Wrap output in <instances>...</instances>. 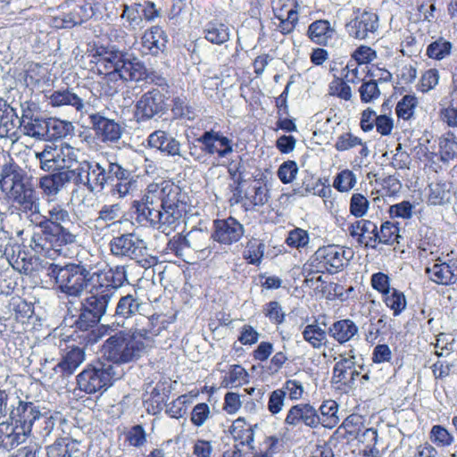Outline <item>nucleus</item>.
<instances>
[{
    "instance_id": "nucleus-29",
    "label": "nucleus",
    "mask_w": 457,
    "mask_h": 457,
    "mask_svg": "<svg viewBox=\"0 0 457 457\" xmlns=\"http://www.w3.org/2000/svg\"><path fill=\"white\" fill-rule=\"evenodd\" d=\"M15 203L20 206V209L24 212L30 213V220H40L42 216L40 213L39 198L37 195L33 187L25 190L23 193L12 198Z\"/></svg>"
},
{
    "instance_id": "nucleus-20",
    "label": "nucleus",
    "mask_w": 457,
    "mask_h": 457,
    "mask_svg": "<svg viewBox=\"0 0 457 457\" xmlns=\"http://www.w3.org/2000/svg\"><path fill=\"white\" fill-rule=\"evenodd\" d=\"M111 251L115 255H126L140 262L143 256V241L135 233L115 237L111 242Z\"/></svg>"
},
{
    "instance_id": "nucleus-37",
    "label": "nucleus",
    "mask_w": 457,
    "mask_h": 457,
    "mask_svg": "<svg viewBox=\"0 0 457 457\" xmlns=\"http://www.w3.org/2000/svg\"><path fill=\"white\" fill-rule=\"evenodd\" d=\"M47 139H59L71 136L73 133L74 126L71 121L56 118L47 119Z\"/></svg>"
},
{
    "instance_id": "nucleus-48",
    "label": "nucleus",
    "mask_w": 457,
    "mask_h": 457,
    "mask_svg": "<svg viewBox=\"0 0 457 457\" xmlns=\"http://www.w3.org/2000/svg\"><path fill=\"white\" fill-rule=\"evenodd\" d=\"M303 337L314 348H320L327 339L325 330L317 324L307 325L303 331Z\"/></svg>"
},
{
    "instance_id": "nucleus-4",
    "label": "nucleus",
    "mask_w": 457,
    "mask_h": 457,
    "mask_svg": "<svg viewBox=\"0 0 457 457\" xmlns=\"http://www.w3.org/2000/svg\"><path fill=\"white\" fill-rule=\"evenodd\" d=\"M102 357L114 364L133 361L143 353V337L123 330L111 336L104 343Z\"/></svg>"
},
{
    "instance_id": "nucleus-18",
    "label": "nucleus",
    "mask_w": 457,
    "mask_h": 457,
    "mask_svg": "<svg viewBox=\"0 0 457 457\" xmlns=\"http://www.w3.org/2000/svg\"><path fill=\"white\" fill-rule=\"evenodd\" d=\"M244 234V226L233 217L216 220L213 222L212 237L221 245H231L237 243Z\"/></svg>"
},
{
    "instance_id": "nucleus-23",
    "label": "nucleus",
    "mask_w": 457,
    "mask_h": 457,
    "mask_svg": "<svg viewBox=\"0 0 457 457\" xmlns=\"http://www.w3.org/2000/svg\"><path fill=\"white\" fill-rule=\"evenodd\" d=\"M14 421L0 423V448L10 451L25 442L29 436Z\"/></svg>"
},
{
    "instance_id": "nucleus-16",
    "label": "nucleus",
    "mask_w": 457,
    "mask_h": 457,
    "mask_svg": "<svg viewBox=\"0 0 457 457\" xmlns=\"http://www.w3.org/2000/svg\"><path fill=\"white\" fill-rule=\"evenodd\" d=\"M9 411V420L14 421L29 436L33 431V425L42 415L38 405L32 402L18 400L17 405L12 404Z\"/></svg>"
},
{
    "instance_id": "nucleus-11",
    "label": "nucleus",
    "mask_w": 457,
    "mask_h": 457,
    "mask_svg": "<svg viewBox=\"0 0 457 457\" xmlns=\"http://www.w3.org/2000/svg\"><path fill=\"white\" fill-rule=\"evenodd\" d=\"M142 302L132 295L122 296L118 302L115 314L123 318L122 328L133 334L143 337Z\"/></svg>"
},
{
    "instance_id": "nucleus-33",
    "label": "nucleus",
    "mask_w": 457,
    "mask_h": 457,
    "mask_svg": "<svg viewBox=\"0 0 457 457\" xmlns=\"http://www.w3.org/2000/svg\"><path fill=\"white\" fill-rule=\"evenodd\" d=\"M399 228L391 221H386L381 224L378 236H374L368 245L370 248H376L378 244L393 245L399 243Z\"/></svg>"
},
{
    "instance_id": "nucleus-53",
    "label": "nucleus",
    "mask_w": 457,
    "mask_h": 457,
    "mask_svg": "<svg viewBox=\"0 0 457 457\" xmlns=\"http://www.w3.org/2000/svg\"><path fill=\"white\" fill-rule=\"evenodd\" d=\"M286 399L285 391L282 389L278 388L270 392L267 403L269 412L274 417L280 414L285 407Z\"/></svg>"
},
{
    "instance_id": "nucleus-44",
    "label": "nucleus",
    "mask_w": 457,
    "mask_h": 457,
    "mask_svg": "<svg viewBox=\"0 0 457 457\" xmlns=\"http://www.w3.org/2000/svg\"><path fill=\"white\" fill-rule=\"evenodd\" d=\"M248 381V373L241 365H232L222 380L226 388L237 387Z\"/></svg>"
},
{
    "instance_id": "nucleus-12",
    "label": "nucleus",
    "mask_w": 457,
    "mask_h": 457,
    "mask_svg": "<svg viewBox=\"0 0 457 457\" xmlns=\"http://www.w3.org/2000/svg\"><path fill=\"white\" fill-rule=\"evenodd\" d=\"M0 187L10 198H13L33 186L21 168L14 162H9L2 167Z\"/></svg>"
},
{
    "instance_id": "nucleus-30",
    "label": "nucleus",
    "mask_w": 457,
    "mask_h": 457,
    "mask_svg": "<svg viewBox=\"0 0 457 457\" xmlns=\"http://www.w3.org/2000/svg\"><path fill=\"white\" fill-rule=\"evenodd\" d=\"M49 104L54 107L72 106L79 112L85 107L84 100L69 89L54 91L49 96Z\"/></svg>"
},
{
    "instance_id": "nucleus-56",
    "label": "nucleus",
    "mask_w": 457,
    "mask_h": 457,
    "mask_svg": "<svg viewBox=\"0 0 457 457\" xmlns=\"http://www.w3.org/2000/svg\"><path fill=\"white\" fill-rule=\"evenodd\" d=\"M370 207L368 199L360 193H354L351 196L349 211L356 218L363 217Z\"/></svg>"
},
{
    "instance_id": "nucleus-34",
    "label": "nucleus",
    "mask_w": 457,
    "mask_h": 457,
    "mask_svg": "<svg viewBox=\"0 0 457 457\" xmlns=\"http://www.w3.org/2000/svg\"><path fill=\"white\" fill-rule=\"evenodd\" d=\"M204 37L215 45H221L227 42L230 37L228 26L217 21L208 22L204 29Z\"/></svg>"
},
{
    "instance_id": "nucleus-13",
    "label": "nucleus",
    "mask_w": 457,
    "mask_h": 457,
    "mask_svg": "<svg viewBox=\"0 0 457 457\" xmlns=\"http://www.w3.org/2000/svg\"><path fill=\"white\" fill-rule=\"evenodd\" d=\"M425 273L429 280L437 285H454L457 283V259H431L426 264Z\"/></svg>"
},
{
    "instance_id": "nucleus-57",
    "label": "nucleus",
    "mask_w": 457,
    "mask_h": 457,
    "mask_svg": "<svg viewBox=\"0 0 457 457\" xmlns=\"http://www.w3.org/2000/svg\"><path fill=\"white\" fill-rule=\"evenodd\" d=\"M310 241L309 233L300 228H295L288 232L286 243L287 245L295 248H303L308 245Z\"/></svg>"
},
{
    "instance_id": "nucleus-24",
    "label": "nucleus",
    "mask_w": 457,
    "mask_h": 457,
    "mask_svg": "<svg viewBox=\"0 0 457 457\" xmlns=\"http://www.w3.org/2000/svg\"><path fill=\"white\" fill-rule=\"evenodd\" d=\"M72 173L70 170L44 176L39 180V187L47 196L56 195L66 184L72 181Z\"/></svg>"
},
{
    "instance_id": "nucleus-43",
    "label": "nucleus",
    "mask_w": 457,
    "mask_h": 457,
    "mask_svg": "<svg viewBox=\"0 0 457 457\" xmlns=\"http://www.w3.org/2000/svg\"><path fill=\"white\" fill-rule=\"evenodd\" d=\"M264 251V243L253 237L247 242L243 256L249 264L259 265L262 261Z\"/></svg>"
},
{
    "instance_id": "nucleus-63",
    "label": "nucleus",
    "mask_w": 457,
    "mask_h": 457,
    "mask_svg": "<svg viewBox=\"0 0 457 457\" xmlns=\"http://www.w3.org/2000/svg\"><path fill=\"white\" fill-rule=\"evenodd\" d=\"M329 94L349 101L352 97V89L345 81L336 79L329 84Z\"/></svg>"
},
{
    "instance_id": "nucleus-8",
    "label": "nucleus",
    "mask_w": 457,
    "mask_h": 457,
    "mask_svg": "<svg viewBox=\"0 0 457 457\" xmlns=\"http://www.w3.org/2000/svg\"><path fill=\"white\" fill-rule=\"evenodd\" d=\"M30 221L35 224L30 247L36 253L52 258L57 252H61L62 246L72 245L68 243L64 234L56 233L46 222L33 219Z\"/></svg>"
},
{
    "instance_id": "nucleus-60",
    "label": "nucleus",
    "mask_w": 457,
    "mask_h": 457,
    "mask_svg": "<svg viewBox=\"0 0 457 457\" xmlns=\"http://www.w3.org/2000/svg\"><path fill=\"white\" fill-rule=\"evenodd\" d=\"M298 173V166L295 161L284 162L278 170V177L283 184L291 183Z\"/></svg>"
},
{
    "instance_id": "nucleus-46",
    "label": "nucleus",
    "mask_w": 457,
    "mask_h": 457,
    "mask_svg": "<svg viewBox=\"0 0 457 457\" xmlns=\"http://www.w3.org/2000/svg\"><path fill=\"white\" fill-rule=\"evenodd\" d=\"M354 359L353 355L348 357L341 355V360L335 364L333 369V378L337 382L346 384L348 375L355 366Z\"/></svg>"
},
{
    "instance_id": "nucleus-35",
    "label": "nucleus",
    "mask_w": 457,
    "mask_h": 457,
    "mask_svg": "<svg viewBox=\"0 0 457 457\" xmlns=\"http://www.w3.org/2000/svg\"><path fill=\"white\" fill-rule=\"evenodd\" d=\"M164 109V96L154 87L145 93V118H152Z\"/></svg>"
},
{
    "instance_id": "nucleus-58",
    "label": "nucleus",
    "mask_w": 457,
    "mask_h": 457,
    "mask_svg": "<svg viewBox=\"0 0 457 457\" xmlns=\"http://www.w3.org/2000/svg\"><path fill=\"white\" fill-rule=\"evenodd\" d=\"M361 100L363 103H371L380 96V90L376 80L363 82L359 88Z\"/></svg>"
},
{
    "instance_id": "nucleus-45",
    "label": "nucleus",
    "mask_w": 457,
    "mask_h": 457,
    "mask_svg": "<svg viewBox=\"0 0 457 457\" xmlns=\"http://www.w3.org/2000/svg\"><path fill=\"white\" fill-rule=\"evenodd\" d=\"M429 439L436 447H449L454 443L453 435L442 425L432 426Z\"/></svg>"
},
{
    "instance_id": "nucleus-52",
    "label": "nucleus",
    "mask_w": 457,
    "mask_h": 457,
    "mask_svg": "<svg viewBox=\"0 0 457 457\" xmlns=\"http://www.w3.org/2000/svg\"><path fill=\"white\" fill-rule=\"evenodd\" d=\"M62 147V161L65 170H71V168L75 164L83 161L84 154L80 149L76 148L67 143H61Z\"/></svg>"
},
{
    "instance_id": "nucleus-25",
    "label": "nucleus",
    "mask_w": 457,
    "mask_h": 457,
    "mask_svg": "<svg viewBox=\"0 0 457 457\" xmlns=\"http://www.w3.org/2000/svg\"><path fill=\"white\" fill-rule=\"evenodd\" d=\"M258 425L248 424L244 418L237 419L230 427V434L239 446L247 445L251 450L254 449V428Z\"/></svg>"
},
{
    "instance_id": "nucleus-36",
    "label": "nucleus",
    "mask_w": 457,
    "mask_h": 457,
    "mask_svg": "<svg viewBox=\"0 0 457 457\" xmlns=\"http://www.w3.org/2000/svg\"><path fill=\"white\" fill-rule=\"evenodd\" d=\"M319 411L320 425L324 428H332L338 424V405L334 400L324 401L320 406Z\"/></svg>"
},
{
    "instance_id": "nucleus-22",
    "label": "nucleus",
    "mask_w": 457,
    "mask_h": 457,
    "mask_svg": "<svg viewBox=\"0 0 457 457\" xmlns=\"http://www.w3.org/2000/svg\"><path fill=\"white\" fill-rule=\"evenodd\" d=\"M36 158L40 162V168L45 171L56 170H66L62 161V147L61 143L46 145L41 152L36 153Z\"/></svg>"
},
{
    "instance_id": "nucleus-26",
    "label": "nucleus",
    "mask_w": 457,
    "mask_h": 457,
    "mask_svg": "<svg viewBox=\"0 0 457 457\" xmlns=\"http://www.w3.org/2000/svg\"><path fill=\"white\" fill-rule=\"evenodd\" d=\"M147 141L151 148L158 149L171 156H182L180 143L174 137L169 138L163 130H155L149 135Z\"/></svg>"
},
{
    "instance_id": "nucleus-5",
    "label": "nucleus",
    "mask_w": 457,
    "mask_h": 457,
    "mask_svg": "<svg viewBox=\"0 0 457 457\" xmlns=\"http://www.w3.org/2000/svg\"><path fill=\"white\" fill-rule=\"evenodd\" d=\"M46 270L47 276L54 279L60 292L68 296L79 297L93 284L84 274L85 269L80 270L75 263L63 266L50 263Z\"/></svg>"
},
{
    "instance_id": "nucleus-28",
    "label": "nucleus",
    "mask_w": 457,
    "mask_h": 457,
    "mask_svg": "<svg viewBox=\"0 0 457 457\" xmlns=\"http://www.w3.org/2000/svg\"><path fill=\"white\" fill-rule=\"evenodd\" d=\"M359 328L350 319L335 321L328 328V335L339 344H345L357 336Z\"/></svg>"
},
{
    "instance_id": "nucleus-1",
    "label": "nucleus",
    "mask_w": 457,
    "mask_h": 457,
    "mask_svg": "<svg viewBox=\"0 0 457 457\" xmlns=\"http://www.w3.org/2000/svg\"><path fill=\"white\" fill-rule=\"evenodd\" d=\"M145 220L166 236L175 230L186 212V204L178 199L172 185L161 180L149 184L145 195Z\"/></svg>"
},
{
    "instance_id": "nucleus-51",
    "label": "nucleus",
    "mask_w": 457,
    "mask_h": 457,
    "mask_svg": "<svg viewBox=\"0 0 457 457\" xmlns=\"http://www.w3.org/2000/svg\"><path fill=\"white\" fill-rule=\"evenodd\" d=\"M418 104V99L415 96H404L396 105V114L403 120H409L412 117Z\"/></svg>"
},
{
    "instance_id": "nucleus-10",
    "label": "nucleus",
    "mask_w": 457,
    "mask_h": 457,
    "mask_svg": "<svg viewBox=\"0 0 457 457\" xmlns=\"http://www.w3.org/2000/svg\"><path fill=\"white\" fill-rule=\"evenodd\" d=\"M346 250L339 245H329L320 247L311 259V266L317 272L336 274L348 263Z\"/></svg>"
},
{
    "instance_id": "nucleus-47",
    "label": "nucleus",
    "mask_w": 457,
    "mask_h": 457,
    "mask_svg": "<svg viewBox=\"0 0 457 457\" xmlns=\"http://www.w3.org/2000/svg\"><path fill=\"white\" fill-rule=\"evenodd\" d=\"M451 50L452 44L445 38L440 37L428 46L426 54L429 58L440 61L449 56Z\"/></svg>"
},
{
    "instance_id": "nucleus-62",
    "label": "nucleus",
    "mask_w": 457,
    "mask_h": 457,
    "mask_svg": "<svg viewBox=\"0 0 457 457\" xmlns=\"http://www.w3.org/2000/svg\"><path fill=\"white\" fill-rule=\"evenodd\" d=\"M439 81V72L436 69H429L426 71L420 80L419 89L427 93L432 89H434Z\"/></svg>"
},
{
    "instance_id": "nucleus-7",
    "label": "nucleus",
    "mask_w": 457,
    "mask_h": 457,
    "mask_svg": "<svg viewBox=\"0 0 457 457\" xmlns=\"http://www.w3.org/2000/svg\"><path fill=\"white\" fill-rule=\"evenodd\" d=\"M116 368L100 361L87 366L77 376L78 388L88 395L106 391L117 376Z\"/></svg>"
},
{
    "instance_id": "nucleus-54",
    "label": "nucleus",
    "mask_w": 457,
    "mask_h": 457,
    "mask_svg": "<svg viewBox=\"0 0 457 457\" xmlns=\"http://www.w3.org/2000/svg\"><path fill=\"white\" fill-rule=\"evenodd\" d=\"M54 426L55 422L54 418L48 415L47 412H43L38 420L35 422V425H33V430L40 438L45 440L50 436Z\"/></svg>"
},
{
    "instance_id": "nucleus-50",
    "label": "nucleus",
    "mask_w": 457,
    "mask_h": 457,
    "mask_svg": "<svg viewBox=\"0 0 457 457\" xmlns=\"http://www.w3.org/2000/svg\"><path fill=\"white\" fill-rule=\"evenodd\" d=\"M355 174L350 170H344L337 173L333 181V187L339 192H349L356 184Z\"/></svg>"
},
{
    "instance_id": "nucleus-21",
    "label": "nucleus",
    "mask_w": 457,
    "mask_h": 457,
    "mask_svg": "<svg viewBox=\"0 0 457 457\" xmlns=\"http://www.w3.org/2000/svg\"><path fill=\"white\" fill-rule=\"evenodd\" d=\"M85 352L79 346L68 347L62 360L55 365L54 370L60 373L62 378L70 377L84 362Z\"/></svg>"
},
{
    "instance_id": "nucleus-27",
    "label": "nucleus",
    "mask_w": 457,
    "mask_h": 457,
    "mask_svg": "<svg viewBox=\"0 0 457 457\" xmlns=\"http://www.w3.org/2000/svg\"><path fill=\"white\" fill-rule=\"evenodd\" d=\"M335 32V29L328 20H317L309 25L307 36L313 43L327 46Z\"/></svg>"
},
{
    "instance_id": "nucleus-9",
    "label": "nucleus",
    "mask_w": 457,
    "mask_h": 457,
    "mask_svg": "<svg viewBox=\"0 0 457 457\" xmlns=\"http://www.w3.org/2000/svg\"><path fill=\"white\" fill-rule=\"evenodd\" d=\"M112 294L109 292H96L86 297L81 302L80 313L75 324L80 330H87L97 324L106 313Z\"/></svg>"
},
{
    "instance_id": "nucleus-61",
    "label": "nucleus",
    "mask_w": 457,
    "mask_h": 457,
    "mask_svg": "<svg viewBox=\"0 0 457 457\" xmlns=\"http://www.w3.org/2000/svg\"><path fill=\"white\" fill-rule=\"evenodd\" d=\"M266 317L269 318L270 322L274 324H281L285 320V312L283 311L280 303L277 301L268 303L263 309Z\"/></svg>"
},
{
    "instance_id": "nucleus-40",
    "label": "nucleus",
    "mask_w": 457,
    "mask_h": 457,
    "mask_svg": "<svg viewBox=\"0 0 457 457\" xmlns=\"http://www.w3.org/2000/svg\"><path fill=\"white\" fill-rule=\"evenodd\" d=\"M75 265L79 266L80 270L85 269L84 274L93 282L96 279V276H99V272H102L106 268V262L100 256L90 254L89 257L85 258L84 261H80L79 263H75Z\"/></svg>"
},
{
    "instance_id": "nucleus-38",
    "label": "nucleus",
    "mask_w": 457,
    "mask_h": 457,
    "mask_svg": "<svg viewBox=\"0 0 457 457\" xmlns=\"http://www.w3.org/2000/svg\"><path fill=\"white\" fill-rule=\"evenodd\" d=\"M452 194L450 186L445 182L432 183L429 185L428 202L431 205H443L450 202Z\"/></svg>"
},
{
    "instance_id": "nucleus-41",
    "label": "nucleus",
    "mask_w": 457,
    "mask_h": 457,
    "mask_svg": "<svg viewBox=\"0 0 457 457\" xmlns=\"http://www.w3.org/2000/svg\"><path fill=\"white\" fill-rule=\"evenodd\" d=\"M166 42L163 31L159 27H153L149 33H145V48L147 47L149 53L153 55H156L162 51Z\"/></svg>"
},
{
    "instance_id": "nucleus-55",
    "label": "nucleus",
    "mask_w": 457,
    "mask_h": 457,
    "mask_svg": "<svg viewBox=\"0 0 457 457\" xmlns=\"http://www.w3.org/2000/svg\"><path fill=\"white\" fill-rule=\"evenodd\" d=\"M439 147L443 161H449L457 156V141L453 134L448 133L441 138Z\"/></svg>"
},
{
    "instance_id": "nucleus-32",
    "label": "nucleus",
    "mask_w": 457,
    "mask_h": 457,
    "mask_svg": "<svg viewBox=\"0 0 457 457\" xmlns=\"http://www.w3.org/2000/svg\"><path fill=\"white\" fill-rule=\"evenodd\" d=\"M212 235L202 229H193L187 233V244L189 249L200 253L204 258L208 257L212 253L209 242Z\"/></svg>"
},
{
    "instance_id": "nucleus-31",
    "label": "nucleus",
    "mask_w": 457,
    "mask_h": 457,
    "mask_svg": "<svg viewBox=\"0 0 457 457\" xmlns=\"http://www.w3.org/2000/svg\"><path fill=\"white\" fill-rule=\"evenodd\" d=\"M79 453L78 441L70 437L57 439L47 447V457H78Z\"/></svg>"
},
{
    "instance_id": "nucleus-17",
    "label": "nucleus",
    "mask_w": 457,
    "mask_h": 457,
    "mask_svg": "<svg viewBox=\"0 0 457 457\" xmlns=\"http://www.w3.org/2000/svg\"><path fill=\"white\" fill-rule=\"evenodd\" d=\"M196 141L203 145L204 151L217 159L226 158L233 153L231 139L214 129L204 131Z\"/></svg>"
},
{
    "instance_id": "nucleus-14",
    "label": "nucleus",
    "mask_w": 457,
    "mask_h": 457,
    "mask_svg": "<svg viewBox=\"0 0 457 457\" xmlns=\"http://www.w3.org/2000/svg\"><path fill=\"white\" fill-rule=\"evenodd\" d=\"M379 26L378 16L371 12L363 11L345 24V29L351 37L359 40L374 38Z\"/></svg>"
},
{
    "instance_id": "nucleus-3",
    "label": "nucleus",
    "mask_w": 457,
    "mask_h": 457,
    "mask_svg": "<svg viewBox=\"0 0 457 457\" xmlns=\"http://www.w3.org/2000/svg\"><path fill=\"white\" fill-rule=\"evenodd\" d=\"M94 56H98L97 63L104 68L108 81L121 79L138 82L143 79V64L125 60L120 51L99 46Z\"/></svg>"
},
{
    "instance_id": "nucleus-39",
    "label": "nucleus",
    "mask_w": 457,
    "mask_h": 457,
    "mask_svg": "<svg viewBox=\"0 0 457 457\" xmlns=\"http://www.w3.org/2000/svg\"><path fill=\"white\" fill-rule=\"evenodd\" d=\"M382 301L387 308L393 311L395 317L399 316L407 307V301L404 294L396 288L382 295Z\"/></svg>"
},
{
    "instance_id": "nucleus-6",
    "label": "nucleus",
    "mask_w": 457,
    "mask_h": 457,
    "mask_svg": "<svg viewBox=\"0 0 457 457\" xmlns=\"http://www.w3.org/2000/svg\"><path fill=\"white\" fill-rule=\"evenodd\" d=\"M40 220L46 222L56 233L64 234L68 243L75 244L78 241L79 226L76 223L75 215L71 213L69 204L49 201L46 215Z\"/></svg>"
},
{
    "instance_id": "nucleus-19",
    "label": "nucleus",
    "mask_w": 457,
    "mask_h": 457,
    "mask_svg": "<svg viewBox=\"0 0 457 457\" xmlns=\"http://www.w3.org/2000/svg\"><path fill=\"white\" fill-rule=\"evenodd\" d=\"M89 120L96 137L103 142H117L122 135L121 126L114 120L99 113L89 115Z\"/></svg>"
},
{
    "instance_id": "nucleus-64",
    "label": "nucleus",
    "mask_w": 457,
    "mask_h": 457,
    "mask_svg": "<svg viewBox=\"0 0 457 457\" xmlns=\"http://www.w3.org/2000/svg\"><path fill=\"white\" fill-rule=\"evenodd\" d=\"M210 416V407L207 403H197L191 411V422L196 427H202Z\"/></svg>"
},
{
    "instance_id": "nucleus-59",
    "label": "nucleus",
    "mask_w": 457,
    "mask_h": 457,
    "mask_svg": "<svg viewBox=\"0 0 457 457\" xmlns=\"http://www.w3.org/2000/svg\"><path fill=\"white\" fill-rule=\"evenodd\" d=\"M362 145V139L351 132L343 133L338 136L335 143V148L338 152H345Z\"/></svg>"
},
{
    "instance_id": "nucleus-2",
    "label": "nucleus",
    "mask_w": 457,
    "mask_h": 457,
    "mask_svg": "<svg viewBox=\"0 0 457 457\" xmlns=\"http://www.w3.org/2000/svg\"><path fill=\"white\" fill-rule=\"evenodd\" d=\"M70 170L72 182L79 187H86L90 192H100L114 179H126L129 175V170L116 162L87 160H83L77 168Z\"/></svg>"
},
{
    "instance_id": "nucleus-15",
    "label": "nucleus",
    "mask_w": 457,
    "mask_h": 457,
    "mask_svg": "<svg viewBox=\"0 0 457 457\" xmlns=\"http://www.w3.org/2000/svg\"><path fill=\"white\" fill-rule=\"evenodd\" d=\"M287 429H294L305 426L316 428L320 426L319 412L311 403H301L291 406L284 420Z\"/></svg>"
},
{
    "instance_id": "nucleus-42",
    "label": "nucleus",
    "mask_w": 457,
    "mask_h": 457,
    "mask_svg": "<svg viewBox=\"0 0 457 457\" xmlns=\"http://www.w3.org/2000/svg\"><path fill=\"white\" fill-rule=\"evenodd\" d=\"M21 123L25 135L39 139L46 138L47 119H23Z\"/></svg>"
},
{
    "instance_id": "nucleus-49",
    "label": "nucleus",
    "mask_w": 457,
    "mask_h": 457,
    "mask_svg": "<svg viewBox=\"0 0 457 457\" xmlns=\"http://www.w3.org/2000/svg\"><path fill=\"white\" fill-rule=\"evenodd\" d=\"M279 23L277 26L278 31L282 34H289L292 32L298 21V10L293 8L287 10V14L278 12V16H275Z\"/></svg>"
}]
</instances>
